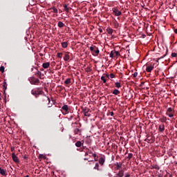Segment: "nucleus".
Returning a JSON list of instances; mask_svg holds the SVG:
<instances>
[{
  "label": "nucleus",
  "instance_id": "obj_1",
  "mask_svg": "<svg viewBox=\"0 0 177 177\" xmlns=\"http://www.w3.org/2000/svg\"><path fill=\"white\" fill-rule=\"evenodd\" d=\"M113 15H115V16H121V11L115 9V8H113Z\"/></svg>",
  "mask_w": 177,
  "mask_h": 177
},
{
  "label": "nucleus",
  "instance_id": "obj_2",
  "mask_svg": "<svg viewBox=\"0 0 177 177\" xmlns=\"http://www.w3.org/2000/svg\"><path fill=\"white\" fill-rule=\"evenodd\" d=\"M12 158L15 162H19V158L16 156V154L12 153Z\"/></svg>",
  "mask_w": 177,
  "mask_h": 177
},
{
  "label": "nucleus",
  "instance_id": "obj_3",
  "mask_svg": "<svg viewBox=\"0 0 177 177\" xmlns=\"http://www.w3.org/2000/svg\"><path fill=\"white\" fill-rule=\"evenodd\" d=\"M158 130L160 131V132H164V131L165 130V126L164 124H160L159 126Z\"/></svg>",
  "mask_w": 177,
  "mask_h": 177
},
{
  "label": "nucleus",
  "instance_id": "obj_4",
  "mask_svg": "<svg viewBox=\"0 0 177 177\" xmlns=\"http://www.w3.org/2000/svg\"><path fill=\"white\" fill-rule=\"evenodd\" d=\"M153 68H154V66H149L147 67L146 71H147V73H151V71L153 70Z\"/></svg>",
  "mask_w": 177,
  "mask_h": 177
},
{
  "label": "nucleus",
  "instance_id": "obj_5",
  "mask_svg": "<svg viewBox=\"0 0 177 177\" xmlns=\"http://www.w3.org/2000/svg\"><path fill=\"white\" fill-rule=\"evenodd\" d=\"M124 176V170H120L118 174H117V177H123Z\"/></svg>",
  "mask_w": 177,
  "mask_h": 177
},
{
  "label": "nucleus",
  "instance_id": "obj_6",
  "mask_svg": "<svg viewBox=\"0 0 177 177\" xmlns=\"http://www.w3.org/2000/svg\"><path fill=\"white\" fill-rule=\"evenodd\" d=\"M49 66H50V64L49 62H46L42 64V66L44 68H48Z\"/></svg>",
  "mask_w": 177,
  "mask_h": 177
},
{
  "label": "nucleus",
  "instance_id": "obj_7",
  "mask_svg": "<svg viewBox=\"0 0 177 177\" xmlns=\"http://www.w3.org/2000/svg\"><path fill=\"white\" fill-rule=\"evenodd\" d=\"M121 167H122V164L118 162L115 164V169H120Z\"/></svg>",
  "mask_w": 177,
  "mask_h": 177
},
{
  "label": "nucleus",
  "instance_id": "obj_8",
  "mask_svg": "<svg viewBox=\"0 0 177 177\" xmlns=\"http://www.w3.org/2000/svg\"><path fill=\"white\" fill-rule=\"evenodd\" d=\"M0 174L5 176L6 175V171H5L3 169L0 167Z\"/></svg>",
  "mask_w": 177,
  "mask_h": 177
},
{
  "label": "nucleus",
  "instance_id": "obj_9",
  "mask_svg": "<svg viewBox=\"0 0 177 177\" xmlns=\"http://www.w3.org/2000/svg\"><path fill=\"white\" fill-rule=\"evenodd\" d=\"M64 60H65V62H67L68 60H70V55H68L67 53L65 54L64 57Z\"/></svg>",
  "mask_w": 177,
  "mask_h": 177
},
{
  "label": "nucleus",
  "instance_id": "obj_10",
  "mask_svg": "<svg viewBox=\"0 0 177 177\" xmlns=\"http://www.w3.org/2000/svg\"><path fill=\"white\" fill-rule=\"evenodd\" d=\"M62 109V110L66 111V113H67L68 111V106H67V105H64Z\"/></svg>",
  "mask_w": 177,
  "mask_h": 177
},
{
  "label": "nucleus",
  "instance_id": "obj_11",
  "mask_svg": "<svg viewBox=\"0 0 177 177\" xmlns=\"http://www.w3.org/2000/svg\"><path fill=\"white\" fill-rule=\"evenodd\" d=\"M82 145V142H81V141H77V142L75 143L76 147H81Z\"/></svg>",
  "mask_w": 177,
  "mask_h": 177
},
{
  "label": "nucleus",
  "instance_id": "obj_12",
  "mask_svg": "<svg viewBox=\"0 0 177 177\" xmlns=\"http://www.w3.org/2000/svg\"><path fill=\"white\" fill-rule=\"evenodd\" d=\"M64 8L66 12H68V10H70V7H68V6H67V4H64Z\"/></svg>",
  "mask_w": 177,
  "mask_h": 177
},
{
  "label": "nucleus",
  "instance_id": "obj_13",
  "mask_svg": "<svg viewBox=\"0 0 177 177\" xmlns=\"http://www.w3.org/2000/svg\"><path fill=\"white\" fill-rule=\"evenodd\" d=\"M115 86L116 88H121V83H120V82H115Z\"/></svg>",
  "mask_w": 177,
  "mask_h": 177
},
{
  "label": "nucleus",
  "instance_id": "obj_14",
  "mask_svg": "<svg viewBox=\"0 0 177 177\" xmlns=\"http://www.w3.org/2000/svg\"><path fill=\"white\" fill-rule=\"evenodd\" d=\"M99 163L101 165H103V164H104V159L103 158H101L99 160Z\"/></svg>",
  "mask_w": 177,
  "mask_h": 177
},
{
  "label": "nucleus",
  "instance_id": "obj_15",
  "mask_svg": "<svg viewBox=\"0 0 177 177\" xmlns=\"http://www.w3.org/2000/svg\"><path fill=\"white\" fill-rule=\"evenodd\" d=\"M64 26V24H63V22L59 21L58 22V27H59V28H62V27Z\"/></svg>",
  "mask_w": 177,
  "mask_h": 177
},
{
  "label": "nucleus",
  "instance_id": "obj_16",
  "mask_svg": "<svg viewBox=\"0 0 177 177\" xmlns=\"http://www.w3.org/2000/svg\"><path fill=\"white\" fill-rule=\"evenodd\" d=\"M106 31H107L108 34H113V29H111L110 28H108L106 29Z\"/></svg>",
  "mask_w": 177,
  "mask_h": 177
},
{
  "label": "nucleus",
  "instance_id": "obj_17",
  "mask_svg": "<svg viewBox=\"0 0 177 177\" xmlns=\"http://www.w3.org/2000/svg\"><path fill=\"white\" fill-rule=\"evenodd\" d=\"M68 46V44L67 42L64 41L62 43V48H67Z\"/></svg>",
  "mask_w": 177,
  "mask_h": 177
},
{
  "label": "nucleus",
  "instance_id": "obj_18",
  "mask_svg": "<svg viewBox=\"0 0 177 177\" xmlns=\"http://www.w3.org/2000/svg\"><path fill=\"white\" fill-rule=\"evenodd\" d=\"M64 82H65V84H66V85H68V84L71 83V79H66Z\"/></svg>",
  "mask_w": 177,
  "mask_h": 177
},
{
  "label": "nucleus",
  "instance_id": "obj_19",
  "mask_svg": "<svg viewBox=\"0 0 177 177\" xmlns=\"http://www.w3.org/2000/svg\"><path fill=\"white\" fill-rule=\"evenodd\" d=\"M120 93V91L117 90V89H115L113 91V95H119Z\"/></svg>",
  "mask_w": 177,
  "mask_h": 177
},
{
  "label": "nucleus",
  "instance_id": "obj_20",
  "mask_svg": "<svg viewBox=\"0 0 177 177\" xmlns=\"http://www.w3.org/2000/svg\"><path fill=\"white\" fill-rule=\"evenodd\" d=\"M101 80H102V81H103L104 83H106V77L102 76V77H101Z\"/></svg>",
  "mask_w": 177,
  "mask_h": 177
},
{
  "label": "nucleus",
  "instance_id": "obj_21",
  "mask_svg": "<svg viewBox=\"0 0 177 177\" xmlns=\"http://www.w3.org/2000/svg\"><path fill=\"white\" fill-rule=\"evenodd\" d=\"M94 169H97V171H99V163H96L95 166L94 167Z\"/></svg>",
  "mask_w": 177,
  "mask_h": 177
},
{
  "label": "nucleus",
  "instance_id": "obj_22",
  "mask_svg": "<svg viewBox=\"0 0 177 177\" xmlns=\"http://www.w3.org/2000/svg\"><path fill=\"white\" fill-rule=\"evenodd\" d=\"M99 52H100L99 49H97V48L96 50L94 49L93 53H95V55H99Z\"/></svg>",
  "mask_w": 177,
  "mask_h": 177
},
{
  "label": "nucleus",
  "instance_id": "obj_23",
  "mask_svg": "<svg viewBox=\"0 0 177 177\" xmlns=\"http://www.w3.org/2000/svg\"><path fill=\"white\" fill-rule=\"evenodd\" d=\"M114 51H111L110 53V57H114L115 55H114Z\"/></svg>",
  "mask_w": 177,
  "mask_h": 177
},
{
  "label": "nucleus",
  "instance_id": "obj_24",
  "mask_svg": "<svg viewBox=\"0 0 177 177\" xmlns=\"http://www.w3.org/2000/svg\"><path fill=\"white\" fill-rule=\"evenodd\" d=\"M167 115H169V117H170V118L174 117V113H167Z\"/></svg>",
  "mask_w": 177,
  "mask_h": 177
},
{
  "label": "nucleus",
  "instance_id": "obj_25",
  "mask_svg": "<svg viewBox=\"0 0 177 177\" xmlns=\"http://www.w3.org/2000/svg\"><path fill=\"white\" fill-rule=\"evenodd\" d=\"M0 71H1V73H3V71H5V67L1 66L0 67Z\"/></svg>",
  "mask_w": 177,
  "mask_h": 177
},
{
  "label": "nucleus",
  "instance_id": "obj_26",
  "mask_svg": "<svg viewBox=\"0 0 177 177\" xmlns=\"http://www.w3.org/2000/svg\"><path fill=\"white\" fill-rule=\"evenodd\" d=\"M115 56H120V53L118 51H114Z\"/></svg>",
  "mask_w": 177,
  "mask_h": 177
},
{
  "label": "nucleus",
  "instance_id": "obj_27",
  "mask_svg": "<svg viewBox=\"0 0 177 177\" xmlns=\"http://www.w3.org/2000/svg\"><path fill=\"white\" fill-rule=\"evenodd\" d=\"M63 56V54L62 53H58L57 54V57H59V59H62V57Z\"/></svg>",
  "mask_w": 177,
  "mask_h": 177
},
{
  "label": "nucleus",
  "instance_id": "obj_28",
  "mask_svg": "<svg viewBox=\"0 0 177 177\" xmlns=\"http://www.w3.org/2000/svg\"><path fill=\"white\" fill-rule=\"evenodd\" d=\"M53 12L54 13H57V9L55 8H53Z\"/></svg>",
  "mask_w": 177,
  "mask_h": 177
},
{
  "label": "nucleus",
  "instance_id": "obj_29",
  "mask_svg": "<svg viewBox=\"0 0 177 177\" xmlns=\"http://www.w3.org/2000/svg\"><path fill=\"white\" fill-rule=\"evenodd\" d=\"M167 113H172V108H168Z\"/></svg>",
  "mask_w": 177,
  "mask_h": 177
},
{
  "label": "nucleus",
  "instance_id": "obj_30",
  "mask_svg": "<svg viewBox=\"0 0 177 177\" xmlns=\"http://www.w3.org/2000/svg\"><path fill=\"white\" fill-rule=\"evenodd\" d=\"M90 50L91 52H93L95 50V48H93V46L90 47Z\"/></svg>",
  "mask_w": 177,
  "mask_h": 177
},
{
  "label": "nucleus",
  "instance_id": "obj_31",
  "mask_svg": "<svg viewBox=\"0 0 177 177\" xmlns=\"http://www.w3.org/2000/svg\"><path fill=\"white\" fill-rule=\"evenodd\" d=\"M171 56H172V57H176V53H173L171 54Z\"/></svg>",
  "mask_w": 177,
  "mask_h": 177
},
{
  "label": "nucleus",
  "instance_id": "obj_32",
  "mask_svg": "<svg viewBox=\"0 0 177 177\" xmlns=\"http://www.w3.org/2000/svg\"><path fill=\"white\" fill-rule=\"evenodd\" d=\"M93 157H94L95 161H97V159H96V154L95 153H93Z\"/></svg>",
  "mask_w": 177,
  "mask_h": 177
},
{
  "label": "nucleus",
  "instance_id": "obj_33",
  "mask_svg": "<svg viewBox=\"0 0 177 177\" xmlns=\"http://www.w3.org/2000/svg\"><path fill=\"white\" fill-rule=\"evenodd\" d=\"M133 76L134 77H138V73H134L133 74Z\"/></svg>",
  "mask_w": 177,
  "mask_h": 177
},
{
  "label": "nucleus",
  "instance_id": "obj_34",
  "mask_svg": "<svg viewBox=\"0 0 177 177\" xmlns=\"http://www.w3.org/2000/svg\"><path fill=\"white\" fill-rule=\"evenodd\" d=\"M110 77H111V78H114V74L111 73V74L110 75Z\"/></svg>",
  "mask_w": 177,
  "mask_h": 177
},
{
  "label": "nucleus",
  "instance_id": "obj_35",
  "mask_svg": "<svg viewBox=\"0 0 177 177\" xmlns=\"http://www.w3.org/2000/svg\"><path fill=\"white\" fill-rule=\"evenodd\" d=\"M125 177H131V175H129V174L125 175Z\"/></svg>",
  "mask_w": 177,
  "mask_h": 177
},
{
  "label": "nucleus",
  "instance_id": "obj_36",
  "mask_svg": "<svg viewBox=\"0 0 177 177\" xmlns=\"http://www.w3.org/2000/svg\"><path fill=\"white\" fill-rule=\"evenodd\" d=\"M35 82H36V83H37V82H39V80L36 79V80H35Z\"/></svg>",
  "mask_w": 177,
  "mask_h": 177
},
{
  "label": "nucleus",
  "instance_id": "obj_37",
  "mask_svg": "<svg viewBox=\"0 0 177 177\" xmlns=\"http://www.w3.org/2000/svg\"><path fill=\"white\" fill-rule=\"evenodd\" d=\"M114 113L111 112V115H113Z\"/></svg>",
  "mask_w": 177,
  "mask_h": 177
},
{
  "label": "nucleus",
  "instance_id": "obj_38",
  "mask_svg": "<svg viewBox=\"0 0 177 177\" xmlns=\"http://www.w3.org/2000/svg\"><path fill=\"white\" fill-rule=\"evenodd\" d=\"M85 156H88V153H85Z\"/></svg>",
  "mask_w": 177,
  "mask_h": 177
},
{
  "label": "nucleus",
  "instance_id": "obj_39",
  "mask_svg": "<svg viewBox=\"0 0 177 177\" xmlns=\"http://www.w3.org/2000/svg\"><path fill=\"white\" fill-rule=\"evenodd\" d=\"M84 115H88L87 113H85Z\"/></svg>",
  "mask_w": 177,
  "mask_h": 177
},
{
  "label": "nucleus",
  "instance_id": "obj_40",
  "mask_svg": "<svg viewBox=\"0 0 177 177\" xmlns=\"http://www.w3.org/2000/svg\"><path fill=\"white\" fill-rule=\"evenodd\" d=\"M3 87L5 88V84L3 85Z\"/></svg>",
  "mask_w": 177,
  "mask_h": 177
}]
</instances>
